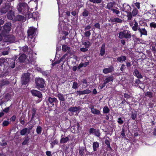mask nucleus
<instances>
[{"label": "nucleus", "instance_id": "obj_32", "mask_svg": "<svg viewBox=\"0 0 156 156\" xmlns=\"http://www.w3.org/2000/svg\"><path fill=\"white\" fill-rule=\"evenodd\" d=\"M17 17L19 18V20H22L23 21H25L26 20V18L20 15H18Z\"/></svg>", "mask_w": 156, "mask_h": 156}, {"label": "nucleus", "instance_id": "obj_7", "mask_svg": "<svg viewBox=\"0 0 156 156\" xmlns=\"http://www.w3.org/2000/svg\"><path fill=\"white\" fill-rule=\"evenodd\" d=\"M113 70L114 68L113 67L110 66L108 68H104L103 70V72L105 74H107L113 72Z\"/></svg>", "mask_w": 156, "mask_h": 156}, {"label": "nucleus", "instance_id": "obj_59", "mask_svg": "<svg viewBox=\"0 0 156 156\" xmlns=\"http://www.w3.org/2000/svg\"><path fill=\"white\" fill-rule=\"evenodd\" d=\"M132 14L133 16H135L137 14V12L136 10H133L132 12Z\"/></svg>", "mask_w": 156, "mask_h": 156}, {"label": "nucleus", "instance_id": "obj_35", "mask_svg": "<svg viewBox=\"0 0 156 156\" xmlns=\"http://www.w3.org/2000/svg\"><path fill=\"white\" fill-rule=\"evenodd\" d=\"M25 15H28V17L29 18H31L32 17H33V13H32L29 12H28V11L26 13L24 14Z\"/></svg>", "mask_w": 156, "mask_h": 156}, {"label": "nucleus", "instance_id": "obj_20", "mask_svg": "<svg viewBox=\"0 0 156 156\" xmlns=\"http://www.w3.org/2000/svg\"><path fill=\"white\" fill-rule=\"evenodd\" d=\"M134 26H133L132 27V29L134 31H136L137 30V29H138V23L135 20H134Z\"/></svg>", "mask_w": 156, "mask_h": 156}, {"label": "nucleus", "instance_id": "obj_62", "mask_svg": "<svg viewBox=\"0 0 156 156\" xmlns=\"http://www.w3.org/2000/svg\"><path fill=\"white\" fill-rule=\"evenodd\" d=\"M136 117V115L135 114H132V118L133 119H134Z\"/></svg>", "mask_w": 156, "mask_h": 156}, {"label": "nucleus", "instance_id": "obj_52", "mask_svg": "<svg viewBox=\"0 0 156 156\" xmlns=\"http://www.w3.org/2000/svg\"><path fill=\"white\" fill-rule=\"evenodd\" d=\"M80 50L81 51H82L85 52V51H87L88 49L87 48H80Z\"/></svg>", "mask_w": 156, "mask_h": 156}, {"label": "nucleus", "instance_id": "obj_63", "mask_svg": "<svg viewBox=\"0 0 156 156\" xmlns=\"http://www.w3.org/2000/svg\"><path fill=\"white\" fill-rule=\"evenodd\" d=\"M46 154L48 156H51V152L50 151H47L46 152Z\"/></svg>", "mask_w": 156, "mask_h": 156}, {"label": "nucleus", "instance_id": "obj_57", "mask_svg": "<svg viewBox=\"0 0 156 156\" xmlns=\"http://www.w3.org/2000/svg\"><path fill=\"white\" fill-rule=\"evenodd\" d=\"M135 6L138 9H140V3L139 2H136L135 4Z\"/></svg>", "mask_w": 156, "mask_h": 156}, {"label": "nucleus", "instance_id": "obj_2", "mask_svg": "<svg viewBox=\"0 0 156 156\" xmlns=\"http://www.w3.org/2000/svg\"><path fill=\"white\" fill-rule=\"evenodd\" d=\"M17 9L20 12H22L23 14L26 13L29 9L27 5L25 3H20L17 6Z\"/></svg>", "mask_w": 156, "mask_h": 156}, {"label": "nucleus", "instance_id": "obj_1", "mask_svg": "<svg viewBox=\"0 0 156 156\" xmlns=\"http://www.w3.org/2000/svg\"><path fill=\"white\" fill-rule=\"evenodd\" d=\"M36 29L33 27H30L28 31V41L29 43L34 45L33 43L34 42L35 38L34 37L35 35Z\"/></svg>", "mask_w": 156, "mask_h": 156}, {"label": "nucleus", "instance_id": "obj_42", "mask_svg": "<svg viewBox=\"0 0 156 156\" xmlns=\"http://www.w3.org/2000/svg\"><path fill=\"white\" fill-rule=\"evenodd\" d=\"M88 15V12L86 10H85L83 13V15L84 16H87Z\"/></svg>", "mask_w": 156, "mask_h": 156}, {"label": "nucleus", "instance_id": "obj_12", "mask_svg": "<svg viewBox=\"0 0 156 156\" xmlns=\"http://www.w3.org/2000/svg\"><path fill=\"white\" fill-rule=\"evenodd\" d=\"M134 75L138 78H142V76L141 73L137 69H135L134 72Z\"/></svg>", "mask_w": 156, "mask_h": 156}, {"label": "nucleus", "instance_id": "obj_46", "mask_svg": "<svg viewBox=\"0 0 156 156\" xmlns=\"http://www.w3.org/2000/svg\"><path fill=\"white\" fill-rule=\"evenodd\" d=\"M96 136H100V133L99 132V131L98 130H95V132H94V134Z\"/></svg>", "mask_w": 156, "mask_h": 156}, {"label": "nucleus", "instance_id": "obj_34", "mask_svg": "<svg viewBox=\"0 0 156 156\" xmlns=\"http://www.w3.org/2000/svg\"><path fill=\"white\" fill-rule=\"evenodd\" d=\"M9 82L8 81L5 80H3L2 81L1 83L0 86L2 87L4 85L6 84H9Z\"/></svg>", "mask_w": 156, "mask_h": 156}, {"label": "nucleus", "instance_id": "obj_50", "mask_svg": "<svg viewBox=\"0 0 156 156\" xmlns=\"http://www.w3.org/2000/svg\"><path fill=\"white\" fill-rule=\"evenodd\" d=\"M145 95L148 96L149 97H151L152 96L151 93L149 92H147L146 93Z\"/></svg>", "mask_w": 156, "mask_h": 156}, {"label": "nucleus", "instance_id": "obj_27", "mask_svg": "<svg viewBox=\"0 0 156 156\" xmlns=\"http://www.w3.org/2000/svg\"><path fill=\"white\" fill-rule=\"evenodd\" d=\"M58 97L60 101H65V98L63 95L60 94L59 93L58 94Z\"/></svg>", "mask_w": 156, "mask_h": 156}, {"label": "nucleus", "instance_id": "obj_53", "mask_svg": "<svg viewBox=\"0 0 156 156\" xmlns=\"http://www.w3.org/2000/svg\"><path fill=\"white\" fill-rule=\"evenodd\" d=\"M95 27L98 29H100V25L99 23H96L94 25Z\"/></svg>", "mask_w": 156, "mask_h": 156}, {"label": "nucleus", "instance_id": "obj_4", "mask_svg": "<svg viewBox=\"0 0 156 156\" xmlns=\"http://www.w3.org/2000/svg\"><path fill=\"white\" fill-rule=\"evenodd\" d=\"M35 82L37 88L43 87L44 82L43 79L40 78H36L35 79Z\"/></svg>", "mask_w": 156, "mask_h": 156}, {"label": "nucleus", "instance_id": "obj_64", "mask_svg": "<svg viewBox=\"0 0 156 156\" xmlns=\"http://www.w3.org/2000/svg\"><path fill=\"white\" fill-rule=\"evenodd\" d=\"M16 117L15 116H12L11 118V120L14 121L16 119Z\"/></svg>", "mask_w": 156, "mask_h": 156}, {"label": "nucleus", "instance_id": "obj_41", "mask_svg": "<svg viewBox=\"0 0 156 156\" xmlns=\"http://www.w3.org/2000/svg\"><path fill=\"white\" fill-rule=\"evenodd\" d=\"M9 122L7 121H4L2 123L3 126H6L9 125Z\"/></svg>", "mask_w": 156, "mask_h": 156}, {"label": "nucleus", "instance_id": "obj_13", "mask_svg": "<svg viewBox=\"0 0 156 156\" xmlns=\"http://www.w3.org/2000/svg\"><path fill=\"white\" fill-rule=\"evenodd\" d=\"M138 30L141 33V36H142V35H147V31L144 28L142 29L139 28Z\"/></svg>", "mask_w": 156, "mask_h": 156}, {"label": "nucleus", "instance_id": "obj_40", "mask_svg": "<svg viewBox=\"0 0 156 156\" xmlns=\"http://www.w3.org/2000/svg\"><path fill=\"white\" fill-rule=\"evenodd\" d=\"M150 26L151 27L155 28H156V23L154 22H152L150 24Z\"/></svg>", "mask_w": 156, "mask_h": 156}, {"label": "nucleus", "instance_id": "obj_24", "mask_svg": "<svg viewBox=\"0 0 156 156\" xmlns=\"http://www.w3.org/2000/svg\"><path fill=\"white\" fill-rule=\"evenodd\" d=\"M40 15L37 12L33 13V18L34 20H37L39 19Z\"/></svg>", "mask_w": 156, "mask_h": 156}, {"label": "nucleus", "instance_id": "obj_16", "mask_svg": "<svg viewBox=\"0 0 156 156\" xmlns=\"http://www.w3.org/2000/svg\"><path fill=\"white\" fill-rule=\"evenodd\" d=\"M62 50L64 51L69 52L70 51V48L66 45H63L62 46Z\"/></svg>", "mask_w": 156, "mask_h": 156}, {"label": "nucleus", "instance_id": "obj_25", "mask_svg": "<svg viewBox=\"0 0 156 156\" xmlns=\"http://www.w3.org/2000/svg\"><path fill=\"white\" fill-rule=\"evenodd\" d=\"M69 139L68 137H66L65 138L61 137V140H60V143H65L67 142L69 140Z\"/></svg>", "mask_w": 156, "mask_h": 156}, {"label": "nucleus", "instance_id": "obj_56", "mask_svg": "<svg viewBox=\"0 0 156 156\" xmlns=\"http://www.w3.org/2000/svg\"><path fill=\"white\" fill-rule=\"evenodd\" d=\"M83 150H80L79 151V153L80 155H83Z\"/></svg>", "mask_w": 156, "mask_h": 156}, {"label": "nucleus", "instance_id": "obj_54", "mask_svg": "<svg viewBox=\"0 0 156 156\" xmlns=\"http://www.w3.org/2000/svg\"><path fill=\"white\" fill-rule=\"evenodd\" d=\"M105 143L106 144L108 147H110V143L109 141L108 140H106L105 141Z\"/></svg>", "mask_w": 156, "mask_h": 156}, {"label": "nucleus", "instance_id": "obj_19", "mask_svg": "<svg viewBox=\"0 0 156 156\" xmlns=\"http://www.w3.org/2000/svg\"><path fill=\"white\" fill-rule=\"evenodd\" d=\"M126 57L124 56L118 57L117 58V60L120 62H122L126 60Z\"/></svg>", "mask_w": 156, "mask_h": 156}, {"label": "nucleus", "instance_id": "obj_5", "mask_svg": "<svg viewBox=\"0 0 156 156\" xmlns=\"http://www.w3.org/2000/svg\"><path fill=\"white\" fill-rule=\"evenodd\" d=\"M30 74L29 73L23 74L21 78L22 82L23 84H26L29 81Z\"/></svg>", "mask_w": 156, "mask_h": 156}, {"label": "nucleus", "instance_id": "obj_51", "mask_svg": "<svg viewBox=\"0 0 156 156\" xmlns=\"http://www.w3.org/2000/svg\"><path fill=\"white\" fill-rule=\"evenodd\" d=\"M118 122L119 124H122L123 123V121L122 120L121 118H119L118 119Z\"/></svg>", "mask_w": 156, "mask_h": 156}, {"label": "nucleus", "instance_id": "obj_31", "mask_svg": "<svg viewBox=\"0 0 156 156\" xmlns=\"http://www.w3.org/2000/svg\"><path fill=\"white\" fill-rule=\"evenodd\" d=\"M7 60L4 58H0V66H2L5 62H6Z\"/></svg>", "mask_w": 156, "mask_h": 156}, {"label": "nucleus", "instance_id": "obj_18", "mask_svg": "<svg viewBox=\"0 0 156 156\" xmlns=\"http://www.w3.org/2000/svg\"><path fill=\"white\" fill-rule=\"evenodd\" d=\"M99 144L97 142H94L93 144V149L94 151L97 150V148L99 147Z\"/></svg>", "mask_w": 156, "mask_h": 156}, {"label": "nucleus", "instance_id": "obj_8", "mask_svg": "<svg viewBox=\"0 0 156 156\" xmlns=\"http://www.w3.org/2000/svg\"><path fill=\"white\" fill-rule=\"evenodd\" d=\"M31 93L34 96H37L41 98L42 97V95L40 92L35 90H32L31 91Z\"/></svg>", "mask_w": 156, "mask_h": 156}, {"label": "nucleus", "instance_id": "obj_11", "mask_svg": "<svg viewBox=\"0 0 156 156\" xmlns=\"http://www.w3.org/2000/svg\"><path fill=\"white\" fill-rule=\"evenodd\" d=\"M78 92L79 94H88L91 93V91L88 89H86V90L83 91H77Z\"/></svg>", "mask_w": 156, "mask_h": 156}, {"label": "nucleus", "instance_id": "obj_36", "mask_svg": "<svg viewBox=\"0 0 156 156\" xmlns=\"http://www.w3.org/2000/svg\"><path fill=\"white\" fill-rule=\"evenodd\" d=\"M29 140V138L27 137V138H26L24 140V141L22 143V144L23 145H26L28 143Z\"/></svg>", "mask_w": 156, "mask_h": 156}, {"label": "nucleus", "instance_id": "obj_38", "mask_svg": "<svg viewBox=\"0 0 156 156\" xmlns=\"http://www.w3.org/2000/svg\"><path fill=\"white\" fill-rule=\"evenodd\" d=\"M41 126H38L36 129V131L37 133L39 134L41 133Z\"/></svg>", "mask_w": 156, "mask_h": 156}, {"label": "nucleus", "instance_id": "obj_49", "mask_svg": "<svg viewBox=\"0 0 156 156\" xmlns=\"http://www.w3.org/2000/svg\"><path fill=\"white\" fill-rule=\"evenodd\" d=\"M89 62H86L84 63H82V64L81 66L86 67L87 65H88L89 64Z\"/></svg>", "mask_w": 156, "mask_h": 156}, {"label": "nucleus", "instance_id": "obj_55", "mask_svg": "<svg viewBox=\"0 0 156 156\" xmlns=\"http://www.w3.org/2000/svg\"><path fill=\"white\" fill-rule=\"evenodd\" d=\"M91 28V26H90L89 25H88L85 28V31H87V30H88L89 29H90Z\"/></svg>", "mask_w": 156, "mask_h": 156}, {"label": "nucleus", "instance_id": "obj_21", "mask_svg": "<svg viewBox=\"0 0 156 156\" xmlns=\"http://www.w3.org/2000/svg\"><path fill=\"white\" fill-rule=\"evenodd\" d=\"M91 112L92 113L99 115L100 114V111L95 108H93L91 109Z\"/></svg>", "mask_w": 156, "mask_h": 156}, {"label": "nucleus", "instance_id": "obj_26", "mask_svg": "<svg viewBox=\"0 0 156 156\" xmlns=\"http://www.w3.org/2000/svg\"><path fill=\"white\" fill-rule=\"evenodd\" d=\"M82 44L86 48H89L90 45V42L88 41H84L83 42Z\"/></svg>", "mask_w": 156, "mask_h": 156}, {"label": "nucleus", "instance_id": "obj_60", "mask_svg": "<svg viewBox=\"0 0 156 156\" xmlns=\"http://www.w3.org/2000/svg\"><path fill=\"white\" fill-rule=\"evenodd\" d=\"M124 96L125 98H129L130 97V96L126 94H124Z\"/></svg>", "mask_w": 156, "mask_h": 156}, {"label": "nucleus", "instance_id": "obj_29", "mask_svg": "<svg viewBox=\"0 0 156 156\" xmlns=\"http://www.w3.org/2000/svg\"><path fill=\"white\" fill-rule=\"evenodd\" d=\"M48 101L50 103H52L54 102H56L57 101V99L56 98H48Z\"/></svg>", "mask_w": 156, "mask_h": 156}, {"label": "nucleus", "instance_id": "obj_44", "mask_svg": "<svg viewBox=\"0 0 156 156\" xmlns=\"http://www.w3.org/2000/svg\"><path fill=\"white\" fill-rule=\"evenodd\" d=\"M91 34V33L89 31H85V35L86 37L89 36Z\"/></svg>", "mask_w": 156, "mask_h": 156}, {"label": "nucleus", "instance_id": "obj_47", "mask_svg": "<svg viewBox=\"0 0 156 156\" xmlns=\"http://www.w3.org/2000/svg\"><path fill=\"white\" fill-rule=\"evenodd\" d=\"M112 10L113 12L115 13L116 14H119L120 12L119 11L116 9H112Z\"/></svg>", "mask_w": 156, "mask_h": 156}, {"label": "nucleus", "instance_id": "obj_33", "mask_svg": "<svg viewBox=\"0 0 156 156\" xmlns=\"http://www.w3.org/2000/svg\"><path fill=\"white\" fill-rule=\"evenodd\" d=\"M27 128H25L21 131L20 134L22 135H24L27 133Z\"/></svg>", "mask_w": 156, "mask_h": 156}, {"label": "nucleus", "instance_id": "obj_6", "mask_svg": "<svg viewBox=\"0 0 156 156\" xmlns=\"http://www.w3.org/2000/svg\"><path fill=\"white\" fill-rule=\"evenodd\" d=\"M28 56L26 57V56L24 54L21 55L18 58L19 61L20 62H23L26 60H28L29 61H30L31 59L30 58H28ZM29 58H30L29 57Z\"/></svg>", "mask_w": 156, "mask_h": 156}, {"label": "nucleus", "instance_id": "obj_3", "mask_svg": "<svg viewBox=\"0 0 156 156\" xmlns=\"http://www.w3.org/2000/svg\"><path fill=\"white\" fill-rule=\"evenodd\" d=\"M119 37L120 39L123 38H130L131 37V34L129 30H126L120 32L119 34Z\"/></svg>", "mask_w": 156, "mask_h": 156}, {"label": "nucleus", "instance_id": "obj_30", "mask_svg": "<svg viewBox=\"0 0 156 156\" xmlns=\"http://www.w3.org/2000/svg\"><path fill=\"white\" fill-rule=\"evenodd\" d=\"M103 112L104 113H108L109 112V110L107 106H105L103 109Z\"/></svg>", "mask_w": 156, "mask_h": 156}, {"label": "nucleus", "instance_id": "obj_15", "mask_svg": "<svg viewBox=\"0 0 156 156\" xmlns=\"http://www.w3.org/2000/svg\"><path fill=\"white\" fill-rule=\"evenodd\" d=\"M68 53H67L63 55L61 58L60 62L62 61L63 62H65L66 60H68V58H68Z\"/></svg>", "mask_w": 156, "mask_h": 156}, {"label": "nucleus", "instance_id": "obj_28", "mask_svg": "<svg viewBox=\"0 0 156 156\" xmlns=\"http://www.w3.org/2000/svg\"><path fill=\"white\" fill-rule=\"evenodd\" d=\"M114 5L112 2H110L108 3L107 5V8L109 9H112Z\"/></svg>", "mask_w": 156, "mask_h": 156}, {"label": "nucleus", "instance_id": "obj_17", "mask_svg": "<svg viewBox=\"0 0 156 156\" xmlns=\"http://www.w3.org/2000/svg\"><path fill=\"white\" fill-rule=\"evenodd\" d=\"M105 52V45L103 44L102 45V46L100 50V55L101 56H102L104 55Z\"/></svg>", "mask_w": 156, "mask_h": 156}, {"label": "nucleus", "instance_id": "obj_48", "mask_svg": "<svg viewBox=\"0 0 156 156\" xmlns=\"http://www.w3.org/2000/svg\"><path fill=\"white\" fill-rule=\"evenodd\" d=\"M42 73L43 75L44 76H47V75L48 74V73L49 72L48 71H41V72Z\"/></svg>", "mask_w": 156, "mask_h": 156}, {"label": "nucleus", "instance_id": "obj_43", "mask_svg": "<svg viewBox=\"0 0 156 156\" xmlns=\"http://www.w3.org/2000/svg\"><path fill=\"white\" fill-rule=\"evenodd\" d=\"M96 129L93 128H90L89 130V133L90 134H94Z\"/></svg>", "mask_w": 156, "mask_h": 156}, {"label": "nucleus", "instance_id": "obj_14", "mask_svg": "<svg viewBox=\"0 0 156 156\" xmlns=\"http://www.w3.org/2000/svg\"><path fill=\"white\" fill-rule=\"evenodd\" d=\"M14 16V12L12 11H9L8 13L7 17L8 19L12 20Z\"/></svg>", "mask_w": 156, "mask_h": 156}, {"label": "nucleus", "instance_id": "obj_10", "mask_svg": "<svg viewBox=\"0 0 156 156\" xmlns=\"http://www.w3.org/2000/svg\"><path fill=\"white\" fill-rule=\"evenodd\" d=\"M80 108L79 107H71L69 109V110L73 112H76L80 110Z\"/></svg>", "mask_w": 156, "mask_h": 156}, {"label": "nucleus", "instance_id": "obj_23", "mask_svg": "<svg viewBox=\"0 0 156 156\" xmlns=\"http://www.w3.org/2000/svg\"><path fill=\"white\" fill-rule=\"evenodd\" d=\"M111 20L112 22L121 23L122 22V20L118 18L112 19Z\"/></svg>", "mask_w": 156, "mask_h": 156}, {"label": "nucleus", "instance_id": "obj_39", "mask_svg": "<svg viewBox=\"0 0 156 156\" xmlns=\"http://www.w3.org/2000/svg\"><path fill=\"white\" fill-rule=\"evenodd\" d=\"M78 84L77 83L74 82L73 85V88L74 89L77 88H78Z\"/></svg>", "mask_w": 156, "mask_h": 156}, {"label": "nucleus", "instance_id": "obj_45", "mask_svg": "<svg viewBox=\"0 0 156 156\" xmlns=\"http://www.w3.org/2000/svg\"><path fill=\"white\" fill-rule=\"evenodd\" d=\"M28 47L27 46H25L22 48V50L24 52H26L28 50Z\"/></svg>", "mask_w": 156, "mask_h": 156}, {"label": "nucleus", "instance_id": "obj_58", "mask_svg": "<svg viewBox=\"0 0 156 156\" xmlns=\"http://www.w3.org/2000/svg\"><path fill=\"white\" fill-rule=\"evenodd\" d=\"M82 83L83 84H87L86 87H87V86L88 85L87 84V80H85V79H83V80Z\"/></svg>", "mask_w": 156, "mask_h": 156}, {"label": "nucleus", "instance_id": "obj_61", "mask_svg": "<svg viewBox=\"0 0 156 156\" xmlns=\"http://www.w3.org/2000/svg\"><path fill=\"white\" fill-rule=\"evenodd\" d=\"M12 65L11 66H11V67L12 68H13L15 66V62H14V61L12 60Z\"/></svg>", "mask_w": 156, "mask_h": 156}, {"label": "nucleus", "instance_id": "obj_22", "mask_svg": "<svg viewBox=\"0 0 156 156\" xmlns=\"http://www.w3.org/2000/svg\"><path fill=\"white\" fill-rule=\"evenodd\" d=\"M113 78L112 77H109L105 79L104 80V82L105 83H107L110 81H112Z\"/></svg>", "mask_w": 156, "mask_h": 156}, {"label": "nucleus", "instance_id": "obj_37", "mask_svg": "<svg viewBox=\"0 0 156 156\" xmlns=\"http://www.w3.org/2000/svg\"><path fill=\"white\" fill-rule=\"evenodd\" d=\"M9 48H7V50H5L3 52H2L3 55H8L9 53Z\"/></svg>", "mask_w": 156, "mask_h": 156}, {"label": "nucleus", "instance_id": "obj_9", "mask_svg": "<svg viewBox=\"0 0 156 156\" xmlns=\"http://www.w3.org/2000/svg\"><path fill=\"white\" fill-rule=\"evenodd\" d=\"M11 24L10 23H8L5 24L3 27L5 31H9L10 30V26Z\"/></svg>", "mask_w": 156, "mask_h": 156}]
</instances>
